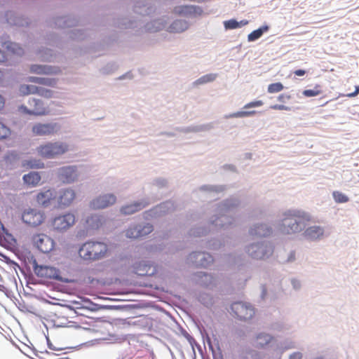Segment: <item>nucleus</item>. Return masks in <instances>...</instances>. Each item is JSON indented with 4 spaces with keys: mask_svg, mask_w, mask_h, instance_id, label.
<instances>
[{
    "mask_svg": "<svg viewBox=\"0 0 359 359\" xmlns=\"http://www.w3.org/2000/svg\"><path fill=\"white\" fill-rule=\"evenodd\" d=\"M323 93L321 86L320 85H316L313 89L304 90L302 94L307 97H315L320 95Z\"/></svg>",
    "mask_w": 359,
    "mask_h": 359,
    "instance_id": "obj_29",
    "label": "nucleus"
},
{
    "mask_svg": "<svg viewBox=\"0 0 359 359\" xmlns=\"http://www.w3.org/2000/svg\"><path fill=\"white\" fill-rule=\"evenodd\" d=\"M76 198V193L72 189H63L59 191L56 196L59 208L69 206Z\"/></svg>",
    "mask_w": 359,
    "mask_h": 359,
    "instance_id": "obj_14",
    "label": "nucleus"
},
{
    "mask_svg": "<svg viewBox=\"0 0 359 359\" xmlns=\"http://www.w3.org/2000/svg\"><path fill=\"white\" fill-rule=\"evenodd\" d=\"M32 246L43 254H48L56 248L55 241L48 234L43 232L33 233L30 238Z\"/></svg>",
    "mask_w": 359,
    "mask_h": 359,
    "instance_id": "obj_6",
    "label": "nucleus"
},
{
    "mask_svg": "<svg viewBox=\"0 0 359 359\" xmlns=\"http://www.w3.org/2000/svg\"><path fill=\"white\" fill-rule=\"evenodd\" d=\"M57 177L63 183H72L78 177L76 167L68 165L60 168L57 171Z\"/></svg>",
    "mask_w": 359,
    "mask_h": 359,
    "instance_id": "obj_11",
    "label": "nucleus"
},
{
    "mask_svg": "<svg viewBox=\"0 0 359 359\" xmlns=\"http://www.w3.org/2000/svg\"><path fill=\"white\" fill-rule=\"evenodd\" d=\"M271 108L276 110H285L289 111L290 110V107L283 105V104H274L271 106Z\"/></svg>",
    "mask_w": 359,
    "mask_h": 359,
    "instance_id": "obj_41",
    "label": "nucleus"
},
{
    "mask_svg": "<svg viewBox=\"0 0 359 359\" xmlns=\"http://www.w3.org/2000/svg\"><path fill=\"white\" fill-rule=\"evenodd\" d=\"M23 165L27 168H43L44 163L40 160L32 159L25 161L23 163Z\"/></svg>",
    "mask_w": 359,
    "mask_h": 359,
    "instance_id": "obj_28",
    "label": "nucleus"
},
{
    "mask_svg": "<svg viewBox=\"0 0 359 359\" xmlns=\"http://www.w3.org/2000/svg\"><path fill=\"white\" fill-rule=\"evenodd\" d=\"M39 95L46 97V98H50L53 95V93L52 90L46 89L42 87H38L37 93Z\"/></svg>",
    "mask_w": 359,
    "mask_h": 359,
    "instance_id": "obj_37",
    "label": "nucleus"
},
{
    "mask_svg": "<svg viewBox=\"0 0 359 359\" xmlns=\"http://www.w3.org/2000/svg\"><path fill=\"white\" fill-rule=\"evenodd\" d=\"M20 219L25 226L35 229L46 222L47 216L44 210L29 207L22 211Z\"/></svg>",
    "mask_w": 359,
    "mask_h": 359,
    "instance_id": "obj_3",
    "label": "nucleus"
},
{
    "mask_svg": "<svg viewBox=\"0 0 359 359\" xmlns=\"http://www.w3.org/2000/svg\"><path fill=\"white\" fill-rule=\"evenodd\" d=\"M241 359H260L257 353L250 351L241 355Z\"/></svg>",
    "mask_w": 359,
    "mask_h": 359,
    "instance_id": "obj_38",
    "label": "nucleus"
},
{
    "mask_svg": "<svg viewBox=\"0 0 359 359\" xmlns=\"http://www.w3.org/2000/svg\"><path fill=\"white\" fill-rule=\"evenodd\" d=\"M302 354L299 352L293 353L290 356V359H302Z\"/></svg>",
    "mask_w": 359,
    "mask_h": 359,
    "instance_id": "obj_44",
    "label": "nucleus"
},
{
    "mask_svg": "<svg viewBox=\"0 0 359 359\" xmlns=\"http://www.w3.org/2000/svg\"><path fill=\"white\" fill-rule=\"evenodd\" d=\"M262 105H263V102L262 100H257V101L250 102L246 104L244 106V109H248V108H251V107H261Z\"/></svg>",
    "mask_w": 359,
    "mask_h": 359,
    "instance_id": "obj_40",
    "label": "nucleus"
},
{
    "mask_svg": "<svg viewBox=\"0 0 359 359\" xmlns=\"http://www.w3.org/2000/svg\"><path fill=\"white\" fill-rule=\"evenodd\" d=\"M30 72L38 74H57L60 70L50 66L34 65L30 67Z\"/></svg>",
    "mask_w": 359,
    "mask_h": 359,
    "instance_id": "obj_19",
    "label": "nucleus"
},
{
    "mask_svg": "<svg viewBox=\"0 0 359 359\" xmlns=\"http://www.w3.org/2000/svg\"><path fill=\"white\" fill-rule=\"evenodd\" d=\"M283 88V85L280 82H277L269 84L267 90L269 93H276L280 92Z\"/></svg>",
    "mask_w": 359,
    "mask_h": 359,
    "instance_id": "obj_33",
    "label": "nucleus"
},
{
    "mask_svg": "<svg viewBox=\"0 0 359 359\" xmlns=\"http://www.w3.org/2000/svg\"><path fill=\"white\" fill-rule=\"evenodd\" d=\"M59 129L57 123H36L32 127V132L36 135H50L55 133Z\"/></svg>",
    "mask_w": 359,
    "mask_h": 359,
    "instance_id": "obj_15",
    "label": "nucleus"
},
{
    "mask_svg": "<svg viewBox=\"0 0 359 359\" xmlns=\"http://www.w3.org/2000/svg\"><path fill=\"white\" fill-rule=\"evenodd\" d=\"M31 313H32L36 316H41L43 314H44L43 311L36 309L34 311H31Z\"/></svg>",
    "mask_w": 359,
    "mask_h": 359,
    "instance_id": "obj_48",
    "label": "nucleus"
},
{
    "mask_svg": "<svg viewBox=\"0 0 359 359\" xmlns=\"http://www.w3.org/2000/svg\"><path fill=\"white\" fill-rule=\"evenodd\" d=\"M2 76V72L0 71V78Z\"/></svg>",
    "mask_w": 359,
    "mask_h": 359,
    "instance_id": "obj_50",
    "label": "nucleus"
},
{
    "mask_svg": "<svg viewBox=\"0 0 359 359\" xmlns=\"http://www.w3.org/2000/svg\"><path fill=\"white\" fill-rule=\"evenodd\" d=\"M216 78V75L215 74H207V75H205L202 77H201L200 79H198L196 81V83L197 84H203V83H208V82H211L212 81H214Z\"/></svg>",
    "mask_w": 359,
    "mask_h": 359,
    "instance_id": "obj_36",
    "label": "nucleus"
},
{
    "mask_svg": "<svg viewBox=\"0 0 359 359\" xmlns=\"http://www.w3.org/2000/svg\"><path fill=\"white\" fill-rule=\"evenodd\" d=\"M107 250V246L104 243L88 241L80 248L79 252L86 260H97L104 257Z\"/></svg>",
    "mask_w": 359,
    "mask_h": 359,
    "instance_id": "obj_2",
    "label": "nucleus"
},
{
    "mask_svg": "<svg viewBox=\"0 0 359 359\" xmlns=\"http://www.w3.org/2000/svg\"><path fill=\"white\" fill-rule=\"evenodd\" d=\"M144 207L142 203H134L121 208V212L123 215H132Z\"/></svg>",
    "mask_w": 359,
    "mask_h": 359,
    "instance_id": "obj_22",
    "label": "nucleus"
},
{
    "mask_svg": "<svg viewBox=\"0 0 359 359\" xmlns=\"http://www.w3.org/2000/svg\"><path fill=\"white\" fill-rule=\"evenodd\" d=\"M57 193L54 189L41 191L35 196L36 202L43 208L49 207L56 199Z\"/></svg>",
    "mask_w": 359,
    "mask_h": 359,
    "instance_id": "obj_12",
    "label": "nucleus"
},
{
    "mask_svg": "<svg viewBox=\"0 0 359 359\" xmlns=\"http://www.w3.org/2000/svg\"><path fill=\"white\" fill-rule=\"evenodd\" d=\"M153 231L152 225L147 224L142 227L140 226L141 237L150 233Z\"/></svg>",
    "mask_w": 359,
    "mask_h": 359,
    "instance_id": "obj_39",
    "label": "nucleus"
},
{
    "mask_svg": "<svg viewBox=\"0 0 359 359\" xmlns=\"http://www.w3.org/2000/svg\"><path fill=\"white\" fill-rule=\"evenodd\" d=\"M273 340V337L265 332L257 334L253 339V346L257 348H262L269 345Z\"/></svg>",
    "mask_w": 359,
    "mask_h": 359,
    "instance_id": "obj_18",
    "label": "nucleus"
},
{
    "mask_svg": "<svg viewBox=\"0 0 359 359\" xmlns=\"http://www.w3.org/2000/svg\"><path fill=\"white\" fill-rule=\"evenodd\" d=\"M191 258L194 257L200 259L199 266L206 267L213 261L212 257L208 253L194 252L190 255Z\"/></svg>",
    "mask_w": 359,
    "mask_h": 359,
    "instance_id": "obj_21",
    "label": "nucleus"
},
{
    "mask_svg": "<svg viewBox=\"0 0 359 359\" xmlns=\"http://www.w3.org/2000/svg\"><path fill=\"white\" fill-rule=\"evenodd\" d=\"M69 150V145L62 142H48L36 148L39 156L45 158H54L65 154Z\"/></svg>",
    "mask_w": 359,
    "mask_h": 359,
    "instance_id": "obj_5",
    "label": "nucleus"
},
{
    "mask_svg": "<svg viewBox=\"0 0 359 359\" xmlns=\"http://www.w3.org/2000/svg\"><path fill=\"white\" fill-rule=\"evenodd\" d=\"M28 81L48 86H54L56 84V81L54 79L41 78L36 76L29 77Z\"/></svg>",
    "mask_w": 359,
    "mask_h": 359,
    "instance_id": "obj_24",
    "label": "nucleus"
},
{
    "mask_svg": "<svg viewBox=\"0 0 359 359\" xmlns=\"http://www.w3.org/2000/svg\"><path fill=\"white\" fill-rule=\"evenodd\" d=\"M5 105V98L0 94V111L4 109Z\"/></svg>",
    "mask_w": 359,
    "mask_h": 359,
    "instance_id": "obj_47",
    "label": "nucleus"
},
{
    "mask_svg": "<svg viewBox=\"0 0 359 359\" xmlns=\"http://www.w3.org/2000/svg\"><path fill=\"white\" fill-rule=\"evenodd\" d=\"M24 182L31 187L37 186L41 182V177L39 172H30L22 177Z\"/></svg>",
    "mask_w": 359,
    "mask_h": 359,
    "instance_id": "obj_20",
    "label": "nucleus"
},
{
    "mask_svg": "<svg viewBox=\"0 0 359 359\" xmlns=\"http://www.w3.org/2000/svg\"><path fill=\"white\" fill-rule=\"evenodd\" d=\"M332 196L337 203H346L348 201V198L340 191H334Z\"/></svg>",
    "mask_w": 359,
    "mask_h": 359,
    "instance_id": "obj_34",
    "label": "nucleus"
},
{
    "mask_svg": "<svg viewBox=\"0 0 359 359\" xmlns=\"http://www.w3.org/2000/svg\"><path fill=\"white\" fill-rule=\"evenodd\" d=\"M291 98L290 95L281 94L278 97V100L280 102H285V100H288Z\"/></svg>",
    "mask_w": 359,
    "mask_h": 359,
    "instance_id": "obj_43",
    "label": "nucleus"
},
{
    "mask_svg": "<svg viewBox=\"0 0 359 359\" xmlns=\"http://www.w3.org/2000/svg\"><path fill=\"white\" fill-rule=\"evenodd\" d=\"M273 248L263 243L253 244L248 247V254L254 259H264L272 255Z\"/></svg>",
    "mask_w": 359,
    "mask_h": 359,
    "instance_id": "obj_9",
    "label": "nucleus"
},
{
    "mask_svg": "<svg viewBox=\"0 0 359 359\" xmlns=\"http://www.w3.org/2000/svg\"><path fill=\"white\" fill-rule=\"evenodd\" d=\"M271 233V229L268 228L266 225L261 224L255 226L254 229H251L250 234L258 236L259 237H264L269 236Z\"/></svg>",
    "mask_w": 359,
    "mask_h": 359,
    "instance_id": "obj_23",
    "label": "nucleus"
},
{
    "mask_svg": "<svg viewBox=\"0 0 359 359\" xmlns=\"http://www.w3.org/2000/svg\"><path fill=\"white\" fill-rule=\"evenodd\" d=\"M295 258V252H292L290 253V255L288 258V261H293Z\"/></svg>",
    "mask_w": 359,
    "mask_h": 359,
    "instance_id": "obj_49",
    "label": "nucleus"
},
{
    "mask_svg": "<svg viewBox=\"0 0 359 359\" xmlns=\"http://www.w3.org/2000/svg\"><path fill=\"white\" fill-rule=\"evenodd\" d=\"M6 48V53L0 50V63L6 62L8 57L11 58L13 55H22L24 53L22 47L15 43H9Z\"/></svg>",
    "mask_w": 359,
    "mask_h": 359,
    "instance_id": "obj_16",
    "label": "nucleus"
},
{
    "mask_svg": "<svg viewBox=\"0 0 359 359\" xmlns=\"http://www.w3.org/2000/svg\"><path fill=\"white\" fill-rule=\"evenodd\" d=\"M358 93H359V86H355V91L351 93L347 94L346 96L348 97H355L356 95H358Z\"/></svg>",
    "mask_w": 359,
    "mask_h": 359,
    "instance_id": "obj_45",
    "label": "nucleus"
},
{
    "mask_svg": "<svg viewBox=\"0 0 359 359\" xmlns=\"http://www.w3.org/2000/svg\"><path fill=\"white\" fill-rule=\"evenodd\" d=\"M294 75L298 76H304L306 74V72L303 69H297L294 72Z\"/></svg>",
    "mask_w": 359,
    "mask_h": 359,
    "instance_id": "obj_46",
    "label": "nucleus"
},
{
    "mask_svg": "<svg viewBox=\"0 0 359 359\" xmlns=\"http://www.w3.org/2000/svg\"><path fill=\"white\" fill-rule=\"evenodd\" d=\"M126 236L130 238H137L141 237L140 226L137 225L129 228L126 231Z\"/></svg>",
    "mask_w": 359,
    "mask_h": 359,
    "instance_id": "obj_30",
    "label": "nucleus"
},
{
    "mask_svg": "<svg viewBox=\"0 0 359 359\" xmlns=\"http://www.w3.org/2000/svg\"><path fill=\"white\" fill-rule=\"evenodd\" d=\"M304 236L310 241L320 239L324 236V229L320 226H313L306 229Z\"/></svg>",
    "mask_w": 359,
    "mask_h": 359,
    "instance_id": "obj_17",
    "label": "nucleus"
},
{
    "mask_svg": "<svg viewBox=\"0 0 359 359\" xmlns=\"http://www.w3.org/2000/svg\"><path fill=\"white\" fill-rule=\"evenodd\" d=\"M309 220L310 216L304 212L289 210L284 214L279 230L283 234L296 233L302 230L301 223Z\"/></svg>",
    "mask_w": 359,
    "mask_h": 359,
    "instance_id": "obj_1",
    "label": "nucleus"
},
{
    "mask_svg": "<svg viewBox=\"0 0 359 359\" xmlns=\"http://www.w3.org/2000/svg\"><path fill=\"white\" fill-rule=\"evenodd\" d=\"M76 222V217L72 212L60 214L52 218L50 226L56 233H65L72 227Z\"/></svg>",
    "mask_w": 359,
    "mask_h": 359,
    "instance_id": "obj_7",
    "label": "nucleus"
},
{
    "mask_svg": "<svg viewBox=\"0 0 359 359\" xmlns=\"http://www.w3.org/2000/svg\"><path fill=\"white\" fill-rule=\"evenodd\" d=\"M11 129L3 122L0 121V140H5L10 136Z\"/></svg>",
    "mask_w": 359,
    "mask_h": 359,
    "instance_id": "obj_31",
    "label": "nucleus"
},
{
    "mask_svg": "<svg viewBox=\"0 0 359 359\" xmlns=\"http://www.w3.org/2000/svg\"><path fill=\"white\" fill-rule=\"evenodd\" d=\"M31 109L25 105L19 107V111L23 114L31 116H44L48 114V109L44 106L43 102L40 100L32 99L29 101Z\"/></svg>",
    "mask_w": 359,
    "mask_h": 359,
    "instance_id": "obj_8",
    "label": "nucleus"
},
{
    "mask_svg": "<svg viewBox=\"0 0 359 359\" xmlns=\"http://www.w3.org/2000/svg\"><path fill=\"white\" fill-rule=\"evenodd\" d=\"M231 310L241 320H249L255 315V310L252 306L243 302L233 303L231 305Z\"/></svg>",
    "mask_w": 359,
    "mask_h": 359,
    "instance_id": "obj_10",
    "label": "nucleus"
},
{
    "mask_svg": "<svg viewBox=\"0 0 359 359\" xmlns=\"http://www.w3.org/2000/svg\"><path fill=\"white\" fill-rule=\"evenodd\" d=\"M186 28V22L182 20H175L172 25L170 29L177 32L183 31Z\"/></svg>",
    "mask_w": 359,
    "mask_h": 359,
    "instance_id": "obj_32",
    "label": "nucleus"
},
{
    "mask_svg": "<svg viewBox=\"0 0 359 359\" xmlns=\"http://www.w3.org/2000/svg\"><path fill=\"white\" fill-rule=\"evenodd\" d=\"M62 320H63L65 321L66 320V319L64 318L57 317V319L54 320L55 325L57 327L66 326V323L65 322H63Z\"/></svg>",
    "mask_w": 359,
    "mask_h": 359,
    "instance_id": "obj_42",
    "label": "nucleus"
},
{
    "mask_svg": "<svg viewBox=\"0 0 359 359\" xmlns=\"http://www.w3.org/2000/svg\"><path fill=\"white\" fill-rule=\"evenodd\" d=\"M32 268L36 276L44 282L62 280L60 270L54 266L40 264L36 259H34Z\"/></svg>",
    "mask_w": 359,
    "mask_h": 359,
    "instance_id": "obj_4",
    "label": "nucleus"
},
{
    "mask_svg": "<svg viewBox=\"0 0 359 359\" xmlns=\"http://www.w3.org/2000/svg\"><path fill=\"white\" fill-rule=\"evenodd\" d=\"M116 201V197L111 194H104L93 199L90 203V207L92 209H104L114 204Z\"/></svg>",
    "mask_w": 359,
    "mask_h": 359,
    "instance_id": "obj_13",
    "label": "nucleus"
},
{
    "mask_svg": "<svg viewBox=\"0 0 359 359\" xmlns=\"http://www.w3.org/2000/svg\"><path fill=\"white\" fill-rule=\"evenodd\" d=\"M268 26H263L256 30H254L248 36V40L249 41H254L262 36L264 32L268 31Z\"/></svg>",
    "mask_w": 359,
    "mask_h": 359,
    "instance_id": "obj_26",
    "label": "nucleus"
},
{
    "mask_svg": "<svg viewBox=\"0 0 359 359\" xmlns=\"http://www.w3.org/2000/svg\"><path fill=\"white\" fill-rule=\"evenodd\" d=\"M248 24V21L246 20H243L240 22L234 19H231L229 20L224 21V25L226 29H233L241 27L242 26L247 25Z\"/></svg>",
    "mask_w": 359,
    "mask_h": 359,
    "instance_id": "obj_25",
    "label": "nucleus"
},
{
    "mask_svg": "<svg viewBox=\"0 0 359 359\" xmlns=\"http://www.w3.org/2000/svg\"><path fill=\"white\" fill-rule=\"evenodd\" d=\"M38 87L33 85H21L19 88V91L22 95H27L29 94H36Z\"/></svg>",
    "mask_w": 359,
    "mask_h": 359,
    "instance_id": "obj_27",
    "label": "nucleus"
},
{
    "mask_svg": "<svg viewBox=\"0 0 359 359\" xmlns=\"http://www.w3.org/2000/svg\"><path fill=\"white\" fill-rule=\"evenodd\" d=\"M255 114H256L255 111H238V112L233 113L232 114H230L229 116V117H231V118L246 117V116H250L254 115Z\"/></svg>",
    "mask_w": 359,
    "mask_h": 359,
    "instance_id": "obj_35",
    "label": "nucleus"
}]
</instances>
